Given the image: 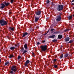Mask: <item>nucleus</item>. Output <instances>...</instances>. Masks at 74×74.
Wrapping results in <instances>:
<instances>
[{"instance_id":"obj_28","label":"nucleus","mask_w":74,"mask_h":74,"mask_svg":"<svg viewBox=\"0 0 74 74\" xmlns=\"http://www.w3.org/2000/svg\"><path fill=\"white\" fill-rule=\"evenodd\" d=\"M54 67L55 68H57V67H58V66L56 65H54Z\"/></svg>"},{"instance_id":"obj_3","label":"nucleus","mask_w":74,"mask_h":74,"mask_svg":"<svg viewBox=\"0 0 74 74\" xmlns=\"http://www.w3.org/2000/svg\"><path fill=\"white\" fill-rule=\"evenodd\" d=\"M47 45H42L40 46V47L41 48L42 51H45L47 49Z\"/></svg>"},{"instance_id":"obj_42","label":"nucleus","mask_w":74,"mask_h":74,"mask_svg":"<svg viewBox=\"0 0 74 74\" xmlns=\"http://www.w3.org/2000/svg\"><path fill=\"white\" fill-rule=\"evenodd\" d=\"M14 74H15V73H14Z\"/></svg>"},{"instance_id":"obj_36","label":"nucleus","mask_w":74,"mask_h":74,"mask_svg":"<svg viewBox=\"0 0 74 74\" xmlns=\"http://www.w3.org/2000/svg\"><path fill=\"white\" fill-rule=\"evenodd\" d=\"M45 42V40H43L42 41V42Z\"/></svg>"},{"instance_id":"obj_16","label":"nucleus","mask_w":74,"mask_h":74,"mask_svg":"<svg viewBox=\"0 0 74 74\" xmlns=\"http://www.w3.org/2000/svg\"><path fill=\"white\" fill-rule=\"evenodd\" d=\"M63 57V54H61V55H60V59H62Z\"/></svg>"},{"instance_id":"obj_15","label":"nucleus","mask_w":74,"mask_h":74,"mask_svg":"<svg viewBox=\"0 0 74 74\" xmlns=\"http://www.w3.org/2000/svg\"><path fill=\"white\" fill-rule=\"evenodd\" d=\"M4 4L5 5V6H8V5L10 4V3H6V2H5Z\"/></svg>"},{"instance_id":"obj_27","label":"nucleus","mask_w":74,"mask_h":74,"mask_svg":"<svg viewBox=\"0 0 74 74\" xmlns=\"http://www.w3.org/2000/svg\"><path fill=\"white\" fill-rule=\"evenodd\" d=\"M13 57V56L12 55H10V56L9 57V58H11Z\"/></svg>"},{"instance_id":"obj_32","label":"nucleus","mask_w":74,"mask_h":74,"mask_svg":"<svg viewBox=\"0 0 74 74\" xmlns=\"http://www.w3.org/2000/svg\"><path fill=\"white\" fill-rule=\"evenodd\" d=\"M11 3H13V0H11Z\"/></svg>"},{"instance_id":"obj_31","label":"nucleus","mask_w":74,"mask_h":74,"mask_svg":"<svg viewBox=\"0 0 74 74\" xmlns=\"http://www.w3.org/2000/svg\"><path fill=\"white\" fill-rule=\"evenodd\" d=\"M69 43H71V42H73V41L72 40H70L69 42Z\"/></svg>"},{"instance_id":"obj_10","label":"nucleus","mask_w":74,"mask_h":74,"mask_svg":"<svg viewBox=\"0 0 74 74\" xmlns=\"http://www.w3.org/2000/svg\"><path fill=\"white\" fill-rule=\"evenodd\" d=\"M27 34H28V33L25 32L23 34V35L22 36L23 37H25V36H26V35H27Z\"/></svg>"},{"instance_id":"obj_5","label":"nucleus","mask_w":74,"mask_h":74,"mask_svg":"<svg viewBox=\"0 0 74 74\" xmlns=\"http://www.w3.org/2000/svg\"><path fill=\"white\" fill-rule=\"evenodd\" d=\"M1 6L0 7V9H1V10L3 9V8H5V5L3 3L1 4Z\"/></svg>"},{"instance_id":"obj_41","label":"nucleus","mask_w":74,"mask_h":74,"mask_svg":"<svg viewBox=\"0 0 74 74\" xmlns=\"http://www.w3.org/2000/svg\"><path fill=\"white\" fill-rule=\"evenodd\" d=\"M10 14H11V12H10Z\"/></svg>"},{"instance_id":"obj_23","label":"nucleus","mask_w":74,"mask_h":74,"mask_svg":"<svg viewBox=\"0 0 74 74\" xmlns=\"http://www.w3.org/2000/svg\"><path fill=\"white\" fill-rule=\"evenodd\" d=\"M59 32H56L54 33V34H58V33H59Z\"/></svg>"},{"instance_id":"obj_11","label":"nucleus","mask_w":74,"mask_h":74,"mask_svg":"<svg viewBox=\"0 0 74 74\" xmlns=\"http://www.w3.org/2000/svg\"><path fill=\"white\" fill-rule=\"evenodd\" d=\"M24 47L25 49H27V44H25L24 45Z\"/></svg>"},{"instance_id":"obj_37","label":"nucleus","mask_w":74,"mask_h":74,"mask_svg":"<svg viewBox=\"0 0 74 74\" xmlns=\"http://www.w3.org/2000/svg\"><path fill=\"white\" fill-rule=\"evenodd\" d=\"M1 59L0 58V63H1Z\"/></svg>"},{"instance_id":"obj_34","label":"nucleus","mask_w":74,"mask_h":74,"mask_svg":"<svg viewBox=\"0 0 74 74\" xmlns=\"http://www.w3.org/2000/svg\"><path fill=\"white\" fill-rule=\"evenodd\" d=\"M37 45H39L40 44V42H38L37 43Z\"/></svg>"},{"instance_id":"obj_9","label":"nucleus","mask_w":74,"mask_h":74,"mask_svg":"<svg viewBox=\"0 0 74 74\" xmlns=\"http://www.w3.org/2000/svg\"><path fill=\"white\" fill-rule=\"evenodd\" d=\"M55 36V35H53L49 36L48 38H54Z\"/></svg>"},{"instance_id":"obj_19","label":"nucleus","mask_w":74,"mask_h":74,"mask_svg":"<svg viewBox=\"0 0 74 74\" xmlns=\"http://www.w3.org/2000/svg\"><path fill=\"white\" fill-rule=\"evenodd\" d=\"M14 49H15V47H12L10 48V49L11 50H14Z\"/></svg>"},{"instance_id":"obj_14","label":"nucleus","mask_w":74,"mask_h":74,"mask_svg":"<svg viewBox=\"0 0 74 74\" xmlns=\"http://www.w3.org/2000/svg\"><path fill=\"white\" fill-rule=\"evenodd\" d=\"M58 38L59 39H61V38H62V35H59L58 36Z\"/></svg>"},{"instance_id":"obj_39","label":"nucleus","mask_w":74,"mask_h":74,"mask_svg":"<svg viewBox=\"0 0 74 74\" xmlns=\"http://www.w3.org/2000/svg\"><path fill=\"white\" fill-rule=\"evenodd\" d=\"M72 5H74V3H72Z\"/></svg>"},{"instance_id":"obj_25","label":"nucleus","mask_w":74,"mask_h":74,"mask_svg":"<svg viewBox=\"0 0 74 74\" xmlns=\"http://www.w3.org/2000/svg\"><path fill=\"white\" fill-rule=\"evenodd\" d=\"M69 30H70V29H66L64 30V32H67V31H69Z\"/></svg>"},{"instance_id":"obj_1","label":"nucleus","mask_w":74,"mask_h":74,"mask_svg":"<svg viewBox=\"0 0 74 74\" xmlns=\"http://www.w3.org/2000/svg\"><path fill=\"white\" fill-rule=\"evenodd\" d=\"M11 70L12 71H10V74H13L14 72H16L17 71V68L16 66H13L11 67Z\"/></svg>"},{"instance_id":"obj_6","label":"nucleus","mask_w":74,"mask_h":74,"mask_svg":"<svg viewBox=\"0 0 74 74\" xmlns=\"http://www.w3.org/2000/svg\"><path fill=\"white\" fill-rule=\"evenodd\" d=\"M29 63H30V61L29 60H27L25 62V66H27V65Z\"/></svg>"},{"instance_id":"obj_30","label":"nucleus","mask_w":74,"mask_h":74,"mask_svg":"<svg viewBox=\"0 0 74 74\" xmlns=\"http://www.w3.org/2000/svg\"><path fill=\"white\" fill-rule=\"evenodd\" d=\"M47 3H49V0H48L47 1Z\"/></svg>"},{"instance_id":"obj_33","label":"nucleus","mask_w":74,"mask_h":74,"mask_svg":"<svg viewBox=\"0 0 74 74\" xmlns=\"http://www.w3.org/2000/svg\"><path fill=\"white\" fill-rule=\"evenodd\" d=\"M57 60L56 59H54V62H56V61Z\"/></svg>"},{"instance_id":"obj_26","label":"nucleus","mask_w":74,"mask_h":74,"mask_svg":"<svg viewBox=\"0 0 74 74\" xmlns=\"http://www.w3.org/2000/svg\"><path fill=\"white\" fill-rule=\"evenodd\" d=\"M32 56H33V57H35V55L34 54V53H33Z\"/></svg>"},{"instance_id":"obj_35","label":"nucleus","mask_w":74,"mask_h":74,"mask_svg":"<svg viewBox=\"0 0 74 74\" xmlns=\"http://www.w3.org/2000/svg\"><path fill=\"white\" fill-rule=\"evenodd\" d=\"M54 30V29H51V31H53Z\"/></svg>"},{"instance_id":"obj_18","label":"nucleus","mask_w":74,"mask_h":74,"mask_svg":"<svg viewBox=\"0 0 74 74\" xmlns=\"http://www.w3.org/2000/svg\"><path fill=\"white\" fill-rule=\"evenodd\" d=\"M72 18V16H69V17H68V19L69 20H70V19H71Z\"/></svg>"},{"instance_id":"obj_8","label":"nucleus","mask_w":74,"mask_h":74,"mask_svg":"<svg viewBox=\"0 0 74 74\" xmlns=\"http://www.w3.org/2000/svg\"><path fill=\"white\" fill-rule=\"evenodd\" d=\"M41 12L40 11H38L35 13V14L37 15H40V14H41Z\"/></svg>"},{"instance_id":"obj_21","label":"nucleus","mask_w":74,"mask_h":74,"mask_svg":"<svg viewBox=\"0 0 74 74\" xmlns=\"http://www.w3.org/2000/svg\"><path fill=\"white\" fill-rule=\"evenodd\" d=\"M9 62H7L5 64V66H7V64H9Z\"/></svg>"},{"instance_id":"obj_12","label":"nucleus","mask_w":74,"mask_h":74,"mask_svg":"<svg viewBox=\"0 0 74 74\" xmlns=\"http://www.w3.org/2000/svg\"><path fill=\"white\" fill-rule=\"evenodd\" d=\"M39 18H40L38 17H35V22H37V21H38L39 20Z\"/></svg>"},{"instance_id":"obj_20","label":"nucleus","mask_w":74,"mask_h":74,"mask_svg":"<svg viewBox=\"0 0 74 74\" xmlns=\"http://www.w3.org/2000/svg\"><path fill=\"white\" fill-rule=\"evenodd\" d=\"M69 56V54L67 53L65 55V56H64V58H66L67 57V56Z\"/></svg>"},{"instance_id":"obj_38","label":"nucleus","mask_w":74,"mask_h":74,"mask_svg":"<svg viewBox=\"0 0 74 74\" xmlns=\"http://www.w3.org/2000/svg\"><path fill=\"white\" fill-rule=\"evenodd\" d=\"M74 0H72V1L71 3H72V2H74Z\"/></svg>"},{"instance_id":"obj_29","label":"nucleus","mask_w":74,"mask_h":74,"mask_svg":"<svg viewBox=\"0 0 74 74\" xmlns=\"http://www.w3.org/2000/svg\"><path fill=\"white\" fill-rule=\"evenodd\" d=\"M21 58V57L20 56H19L18 57V59H20V58Z\"/></svg>"},{"instance_id":"obj_17","label":"nucleus","mask_w":74,"mask_h":74,"mask_svg":"<svg viewBox=\"0 0 74 74\" xmlns=\"http://www.w3.org/2000/svg\"><path fill=\"white\" fill-rule=\"evenodd\" d=\"M9 29L10 30H11L12 31H14V27L11 28V27H9Z\"/></svg>"},{"instance_id":"obj_7","label":"nucleus","mask_w":74,"mask_h":74,"mask_svg":"<svg viewBox=\"0 0 74 74\" xmlns=\"http://www.w3.org/2000/svg\"><path fill=\"white\" fill-rule=\"evenodd\" d=\"M61 20V16H58L57 18L56 19V21L57 22H58V21H60Z\"/></svg>"},{"instance_id":"obj_22","label":"nucleus","mask_w":74,"mask_h":74,"mask_svg":"<svg viewBox=\"0 0 74 74\" xmlns=\"http://www.w3.org/2000/svg\"><path fill=\"white\" fill-rule=\"evenodd\" d=\"M52 42H56L57 41V40L56 39H54L53 40H52Z\"/></svg>"},{"instance_id":"obj_4","label":"nucleus","mask_w":74,"mask_h":74,"mask_svg":"<svg viewBox=\"0 0 74 74\" xmlns=\"http://www.w3.org/2000/svg\"><path fill=\"white\" fill-rule=\"evenodd\" d=\"M63 9V6L62 5H59L58 6L57 9L58 11H62Z\"/></svg>"},{"instance_id":"obj_24","label":"nucleus","mask_w":74,"mask_h":74,"mask_svg":"<svg viewBox=\"0 0 74 74\" xmlns=\"http://www.w3.org/2000/svg\"><path fill=\"white\" fill-rule=\"evenodd\" d=\"M26 52H27V50H24L23 52V54L25 53H26Z\"/></svg>"},{"instance_id":"obj_13","label":"nucleus","mask_w":74,"mask_h":74,"mask_svg":"<svg viewBox=\"0 0 74 74\" xmlns=\"http://www.w3.org/2000/svg\"><path fill=\"white\" fill-rule=\"evenodd\" d=\"M69 40H70V38L69 37L66 38L65 40V42H67V41H69Z\"/></svg>"},{"instance_id":"obj_40","label":"nucleus","mask_w":74,"mask_h":74,"mask_svg":"<svg viewBox=\"0 0 74 74\" xmlns=\"http://www.w3.org/2000/svg\"><path fill=\"white\" fill-rule=\"evenodd\" d=\"M49 30H48V31L47 32V33L49 32Z\"/></svg>"},{"instance_id":"obj_2","label":"nucleus","mask_w":74,"mask_h":74,"mask_svg":"<svg viewBox=\"0 0 74 74\" xmlns=\"http://www.w3.org/2000/svg\"><path fill=\"white\" fill-rule=\"evenodd\" d=\"M0 24L1 26H4V25H6L7 24V22L4 20H0Z\"/></svg>"}]
</instances>
